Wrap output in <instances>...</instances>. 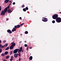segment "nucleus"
I'll return each mask as SVG.
<instances>
[{"instance_id": "nucleus-1", "label": "nucleus", "mask_w": 61, "mask_h": 61, "mask_svg": "<svg viewBox=\"0 0 61 61\" xmlns=\"http://www.w3.org/2000/svg\"><path fill=\"white\" fill-rule=\"evenodd\" d=\"M58 17V15L57 14H54L52 16V18L54 19H56V21L58 23H60L61 22V18ZM57 18V19H56Z\"/></svg>"}, {"instance_id": "nucleus-2", "label": "nucleus", "mask_w": 61, "mask_h": 61, "mask_svg": "<svg viewBox=\"0 0 61 61\" xmlns=\"http://www.w3.org/2000/svg\"><path fill=\"white\" fill-rule=\"evenodd\" d=\"M7 11V7L4 10H3L2 11L0 15H5V13H6Z\"/></svg>"}, {"instance_id": "nucleus-3", "label": "nucleus", "mask_w": 61, "mask_h": 61, "mask_svg": "<svg viewBox=\"0 0 61 61\" xmlns=\"http://www.w3.org/2000/svg\"><path fill=\"white\" fill-rule=\"evenodd\" d=\"M18 49H15L14 51L13 52L14 54H15V53H17V51H18Z\"/></svg>"}, {"instance_id": "nucleus-4", "label": "nucleus", "mask_w": 61, "mask_h": 61, "mask_svg": "<svg viewBox=\"0 0 61 61\" xmlns=\"http://www.w3.org/2000/svg\"><path fill=\"white\" fill-rule=\"evenodd\" d=\"M20 49H18V51H19V52H22V47L21 46L20 48Z\"/></svg>"}, {"instance_id": "nucleus-5", "label": "nucleus", "mask_w": 61, "mask_h": 61, "mask_svg": "<svg viewBox=\"0 0 61 61\" xmlns=\"http://www.w3.org/2000/svg\"><path fill=\"white\" fill-rule=\"evenodd\" d=\"M47 19L46 18H45L44 20L42 19V20L43 22H47Z\"/></svg>"}, {"instance_id": "nucleus-6", "label": "nucleus", "mask_w": 61, "mask_h": 61, "mask_svg": "<svg viewBox=\"0 0 61 61\" xmlns=\"http://www.w3.org/2000/svg\"><path fill=\"white\" fill-rule=\"evenodd\" d=\"M14 56L16 58L18 56V54H14Z\"/></svg>"}, {"instance_id": "nucleus-7", "label": "nucleus", "mask_w": 61, "mask_h": 61, "mask_svg": "<svg viewBox=\"0 0 61 61\" xmlns=\"http://www.w3.org/2000/svg\"><path fill=\"white\" fill-rule=\"evenodd\" d=\"M7 32L8 33H9V34H11L12 33V31H11V30H7Z\"/></svg>"}, {"instance_id": "nucleus-8", "label": "nucleus", "mask_w": 61, "mask_h": 61, "mask_svg": "<svg viewBox=\"0 0 61 61\" xmlns=\"http://www.w3.org/2000/svg\"><path fill=\"white\" fill-rule=\"evenodd\" d=\"M11 46H15V43H14V42H12L11 43Z\"/></svg>"}, {"instance_id": "nucleus-9", "label": "nucleus", "mask_w": 61, "mask_h": 61, "mask_svg": "<svg viewBox=\"0 0 61 61\" xmlns=\"http://www.w3.org/2000/svg\"><path fill=\"white\" fill-rule=\"evenodd\" d=\"M15 31H16V29H15V28H14L12 30V32H14Z\"/></svg>"}, {"instance_id": "nucleus-10", "label": "nucleus", "mask_w": 61, "mask_h": 61, "mask_svg": "<svg viewBox=\"0 0 61 61\" xmlns=\"http://www.w3.org/2000/svg\"><path fill=\"white\" fill-rule=\"evenodd\" d=\"M8 13H11L12 12V11L10 10V9H9L8 11Z\"/></svg>"}, {"instance_id": "nucleus-11", "label": "nucleus", "mask_w": 61, "mask_h": 61, "mask_svg": "<svg viewBox=\"0 0 61 61\" xmlns=\"http://www.w3.org/2000/svg\"><path fill=\"white\" fill-rule=\"evenodd\" d=\"M32 59H33V57L32 56H31L29 57V59L30 60H32Z\"/></svg>"}, {"instance_id": "nucleus-12", "label": "nucleus", "mask_w": 61, "mask_h": 61, "mask_svg": "<svg viewBox=\"0 0 61 61\" xmlns=\"http://www.w3.org/2000/svg\"><path fill=\"white\" fill-rule=\"evenodd\" d=\"M13 47H14V46H11L10 47V49H13Z\"/></svg>"}, {"instance_id": "nucleus-13", "label": "nucleus", "mask_w": 61, "mask_h": 61, "mask_svg": "<svg viewBox=\"0 0 61 61\" xmlns=\"http://www.w3.org/2000/svg\"><path fill=\"white\" fill-rule=\"evenodd\" d=\"M8 1H9V0H5L4 2H5V3H7Z\"/></svg>"}, {"instance_id": "nucleus-14", "label": "nucleus", "mask_w": 61, "mask_h": 61, "mask_svg": "<svg viewBox=\"0 0 61 61\" xmlns=\"http://www.w3.org/2000/svg\"><path fill=\"white\" fill-rule=\"evenodd\" d=\"M8 53V51H6L4 53L5 55H7Z\"/></svg>"}, {"instance_id": "nucleus-15", "label": "nucleus", "mask_w": 61, "mask_h": 61, "mask_svg": "<svg viewBox=\"0 0 61 61\" xmlns=\"http://www.w3.org/2000/svg\"><path fill=\"white\" fill-rule=\"evenodd\" d=\"M5 56V54L4 53H2L1 55V56Z\"/></svg>"}, {"instance_id": "nucleus-16", "label": "nucleus", "mask_w": 61, "mask_h": 61, "mask_svg": "<svg viewBox=\"0 0 61 61\" xmlns=\"http://www.w3.org/2000/svg\"><path fill=\"white\" fill-rule=\"evenodd\" d=\"M9 49V47H7L6 48L5 50H8Z\"/></svg>"}, {"instance_id": "nucleus-17", "label": "nucleus", "mask_w": 61, "mask_h": 61, "mask_svg": "<svg viewBox=\"0 0 61 61\" xmlns=\"http://www.w3.org/2000/svg\"><path fill=\"white\" fill-rule=\"evenodd\" d=\"M5 46V45L2 46L1 45V48H4Z\"/></svg>"}, {"instance_id": "nucleus-18", "label": "nucleus", "mask_w": 61, "mask_h": 61, "mask_svg": "<svg viewBox=\"0 0 61 61\" xmlns=\"http://www.w3.org/2000/svg\"><path fill=\"white\" fill-rule=\"evenodd\" d=\"M17 28H19L20 27V25H17Z\"/></svg>"}, {"instance_id": "nucleus-19", "label": "nucleus", "mask_w": 61, "mask_h": 61, "mask_svg": "<svg viewBox=\"0 0 61 61\" xmlns=\"http://www.w3.org/2000/svg\"><path fill=\"white\" fill-rule=\"evenodd\" d=\"M23 11H24L25 12L26 11V9L25 8H24L23 9Z\"/></svg>"}, {"instance_id": "nucleus-20", "label": "nucleus", "mask_w": 61, "mask_h": 61, "mask_svg": "<svg viewBox=\"0 0 61 61\" xmlns=\"http://www.w3.org/2000/svg\"><path fill=\"white\" fill-rule=\"evenodd\" d=\"M25 34H28V31H25Z\"/></svg>"}, {"instance_id": "nucleus-21", "label": "nucleus", "mask_w": 61, "mask_h": 61, "mask_svg": "<svg viewBox=\"0 0 61 61\" xmlns=\"http://www.w3.org/2000/svg\"><path fill=\"white\" fill-rule=\"evenodd\" d=\"M25 47H27V44H25L24 45Z\"/></svg>"}, {"instance_id": "nucleus-22", "label": "nucleus", "mask_w": 61, "mask_h": 61, "mask_svg": "<svg viewBox=\"0 0 61 61\" xmlns=\"http://www.w3.org/2000/svg\"><path fill=\"white\" fill-rule=\"evenodd\" d=\"M9 56H7L6 57V58L7 59H8V58H9Z\"/></svg>"}, {"instance_id": "nucleus-23", "label": "nucleus", "mask_w": 61, "mask_h": 61, "mask_svg": "<svg viewBox=\"0 0 61 61\" xmlns=\"http://www.w3.org/2000/svg\"><path fill=\"white\" fill-rule=\"evenodd\" d=\"M24 24H25V23H22V24H20V25L21 26H22V25H24Z\"/></svg>"}, {"instance_id": "nucleus-24", "label": "nucleus", "mask_w": 61, "mask_h": 61, "mask_svg": "<svg viewBox=\"0 0 61 61\" xmlns=\"http://www.w3.org/2000/svg\"><path fill=\"white\" fill-rule=\"evenodd\" d=\"M1 9H2V7H1V6H0V12L1 11Z\"/></svg>"}, {"instance_id": "nucleus-25", "label": "nucleus", "mask_w": 61, "mask_h": 61, "mask_svg": "<svg viewBox=\"0 0 61 61\" xmlns=\"http://www.w3.org/2000/svg\"><path fill=\"white\" fill-rule=\"evenodd\" d=\"M52 23H55V20H53V21H52Z\"/></svg>"}, {"instance_id": "nucleus-26", "label": "nucleus", "mask_w": 61, "mask_h": 61, "mask_svg": "<svg viewBox=\"0 0 61 61\" xmlns=\"http://www.w3.org/2000/svg\"><path fill=\"white\" fill-rule=\"evenodd\" d=\"M8 45V44H5V45H4L5 46H7Z\"/></svg>"}, {"instance_id": "nucleus-27", "label": "nucleus", "mask_w": 61, "mask_h": 61, "mask_svg": "<svg viewBox=\"0 0 61 61\" xmlns=\"http://www.w3.org/2000/svg\"><path fill=\"white\" fill-rule=\"evenodd\" d=\"M26 10H28V8L27 7H26Z\"/></svg>"}, {"instance_id": "nucleus-28", "label": "nucleus", "mask_w": 61, "mask_h": 61, "mask_svg": "<svg viewBox=\"0 0 61 61\" xmlns=\"http://www.w3.org/2000/svg\"><path fill=\"white\" fill-rule=\"evenodd\" d=\"M13 53V51H10V55H11L12 53Z\"/></svg>"}, {"instance_id": "nucleus-29", "label": "nucleus", "mask_w": 61, "mask_h": 61, "mask_svg": "<svg viewBox=\"0 0 61 61\" xmlns=\"http://www.w3.org/2000/svg\"><path fill=\"white\" fill-rule=\"evenodd\" d=\"M11 58L13 59V56H11Z\"/></svg>"}, {"instance_id": "nucleus-30", "label": "nucleus", "mask_w": 61, "mask_h": 61, "mask_svg": "<svg viewBox=\"0 0 61 61\" xmlns=\"http://www.w3.org/2000/svg\"><path fill=\"white\" fill-rule=\"evenodd\" d=\"M21 55L20 54V53H19V56H20Z\"/></svg>"}, {"instance_id": "nucleus-31", "label": "nucleus", "mask_w": 61, "mask_h": 61, "mask_svg": "<svg viewBox=\"0 0 61 61\" xmlns=\"http://www.w3.org/2000/svg\"><path fill=\"white\" fill-rule=\"evenodd\" d=\"M5 42H6V41H4L3 42V43H5Z\"/></svg>"}, {"instance_id": "nucleus-32", "label": "nucleus", "mask_w": 61, "mask_h": 61, "mask_svg": "<svg viewBox=\"0 0 61 61\" xmlns=\"http://www.w3.org/2000/svg\"><path fill=\"white\" fill-rule=\"evenodd\" d=\"M22 7H25V5H23L22 6Z\"/></svg>"}, {"instance_id": "nucleus-33", "label": "nucleus", "mask_w": 61, "mask_h": 61, "mask_svg": "<svg viewBox=\"0 0 61 61\" xmlns=\"http://www.w3.org/2000/svg\"><path fill=\"white\" fill-rule=\"evenodd\" d=\"M17 26H15V28H17Z\"/></svg>"}, {"instance_id": "nucleus-34", "label": "nucleus", "mask_w": 61, "mask_h": 61, "mask_svg": "<svg viewBox=\"0 0 61 61\" xmlns=\"http://www.w3.org/2000/svg\"><path fill=\"white\" fill-rule=\"evenodd\" d=\"M2 52V51L1 50H0V53H1V52Z\"/></svg>"}, {"instance_id": "nucleus-35", "label": "nucleus", "mask_w": 61, "mask_h": 61, "mask_svg": "<svg viewBox=\"0 0 61 61\" xmlns=\"http://www.w3.org/2000/svg\"><path fill=\"white\" fill-rule=\"evenodd\" d=\"M10 61H12V60H13V59H11L10 60Z\"/></svg>"}, {"instance_id": "nucleus-36", "label": "nucleus", "mask_w": 61, "mask_h": 61, "mask_svg": "<svg viewBox=\"0 0 61 61\" xmlns=\"http://www.w3.org/2000/svg\"><path fill=\"white\" fill-rule=\"evenodd\" d=\"M21 60V59L19 58V61H20Z\"/></svg>"}, {"instance_id": "nucleus-37", "label": "nucleus", "mask_w": 61, "mask_h": 61, "mask_svg": "<svg viewBox=\"0 0 61 61\" xmlns=\"http://www.w3.org/2000/svg\"><path fill=\"white\" fill-rule=\"evenodd\" d=\"M15 2H14L13 3V5H15Z\"/></svg>"}, {"instance_id": "nucleus-38", "label": "nucleus", "mask_w": 61, "mask_h": 61, "mask_svg": "<svg viewBox=\"0 0 61 61\" xmlns=\"http://www.w3.org/2000/svg\"><path fill=\"white\" fill-rule=\"evenodd\" d=\"M28 47H27L26 49V50H28Z\"/></svg>"}, {"instance_id": "nucleus-39", "label": "nucleus", "mask_w": 61, "mask_h": 61, "mask_svg": "<svg viewBox=\"0 0 61 61\" xmlns=\"http://www.w3.org/2000/svg\"><path fill=\"white\" fill-rule=\"evenodd\" d=\"M11 5V3H10L9 5H8V6H10V5Z\"/></svg>"}, {"instance_id": "nucleus-40", "label": "nucleus", "mask_w": 61, "mask_h": 61, "mask_svg": "<svg viewBox=\"0 0 61 61\" xmlns=\"http://www.w3.org/2000/svg\"><path fill=\"white\" fill-rule=\"evenodd\" d=\"M10 7V6H8L7 7V8H9Z\"/></svg>"}, {"instance_id": "nucleus-41", "label": "nucleus", "mask_w": 61, "mask_h": 61, "mask_svg": "<svg viewBox=\"0 0 61 61\" xmlns=\"http://www.w3.org/2000/svg\"><path fill=\"white\" fill-rule=\"evenodd\" d=\"M21 17H20V20H21V19H22V18H21Z\"/></svg>"}, {"instance_id": "nucleus-42", "label": "nucleus", "mask_w": 61, "mask_h": 61, "mask_svg": "<svg viewBox=\"0 0 61 61\" xmlns=\"http://www.w3.org/2000/svg\"><path fill=\"white\" fill-rule=\"evenodd\" d=\"M9 20V18H7L6 19V21H7V20Z\"/></svg>"}, {"instance_id": "nucleus-43", "label": "nucleus", "mask_w": 61, "mask_h": 61, "mask_svg": "<svg viewBox=\"0 0 61 61\" xmlns=\"http://www.w3.org/2000/svg\"><path fill=\"white\" fill-rule=\"evenodd\" d=\"M1 44H0V48H1Z\"/></svg>"}, {"instance_id": "nucleus-44", "label": "nucleus", "mask_w": 61, "mask_h": 61, "mask_svg": "<svg viewBox=\"0 0 61 61\" xmlns=\"http://www.w3.org/2000/svg\"><path fill=\"white\" fill-rule=\"evenodd\" d=\"M3 61H6L5 60H3Z\"/></svg>"}, {"instance_id": "nucleus-45", "label": "nucleus", "mask_w": 61, "mask_h": 61, "mask_svg": "<svg viewBox=\"0 0 61 61\" xmlns=\"http://www.w3.org/2000/svg\"><path fill=\"white\" fill-rule=\"evenodd\" d=\"M9 2H10V3H12V2L11 1H10Z\"/></svg>"}, {"instance_id": "nucleus-46", "label": "nucleus", "mask_w": 61, "mask_h": 61, "mask_svg": "<svg viewBox=\"0 0 61 61\" xmlns=\"http://www.w3.org/2000/svg\"><path fill=\"white\" fill-rule=\"evenodd\" d=\"M32 48V47H30V49H31Z\"/></svg>"}, {"instance_id": "nucleus-47", "label": "nucleus", "mask_w": 61, "mask_h": 61, "mask_svg": "<svg viewBox=\"0 0 61 61\" xmlns=\"http://www.w3.org/2000/svg\"><path fill=\"white\" fill-rule=\"evenodd\" d=\"M22 42V41H21L20 42V43H21Z\"/></svg>"}, {"instance_id": "nucleus-48", "label": "nucleus", "mask_w": 61, "mask_h": 61, "mask_svg": "<svg viewBox=\"0 0 61 61\" xmlns=\"http://www.w3.org/2000/svg\"><path fill=\"white\" fill-rule=\"evenodd\" d=\"M1 40H0V44H1Z\"/></svg>"}, {"instance_id": "nucleus-49", "label": "nucleus", "mask_w": 61, "mask_h": 61, "mask_svg": "<svg viewBox=\"0 0 61 61\" xmlns=\"http://www.w3.org/2000/svg\"><path fill=\"white\" fill-rule=\"evenodd\" d=\"M20 35H21V36H22L23 35V34H20Z\"/></svg>"}, {"instance_id": "nucleus-50", "label": "nucleus", "mask_w": 61, "mask_h": 61, "mask_svg": "<svg viewBox=\"0 0 61 61\" xmlns=\"http://www.w3.org/2000/svg\"><path fill=\"white\" fill-rule=\"evenodd\" d=\"M25 43H26V41H25Z\"/></svg>"}, {"instance_id": "nucleus-51", "label": "nucleus", "mask_w": 61, "mask_h": 61, "mask_svg": "<svg viewBox=\"0 0 61 61\" xmlns=\"http://www.w3.org/2000/svg\"><path fill=\"white\" fill-rule=\"evenodd\" d=\"M60 14H61V12H60Z\"/></svg>"}, {"instance_id": "nucleus-52", "label": "nucleus", "mask_w": 61, "mask_h": 61, "mask_svg": "<svg viewBox=\"0 0 61 61\" xmlns=\"http://www.w3.org/2000/svg\"><path fill=\"white\" fill-rule=\"evenodd\" d=\"M44 18H43V19H44Z\"/></svg>"}, {"instance_id": "nucleus-53", "label": "nucleus", "mask_w": 61, "mask_h": 61, "mask_svg": "<svg viewBox=\"0 0 61 61\" xmlns=\"http://www.w3.org/2000/svg\"><path fill=\"white\" fill-rule=\"evenodd\" d=\"M22 52H23V51H22Z\"/></svg>"}]
</instances>
